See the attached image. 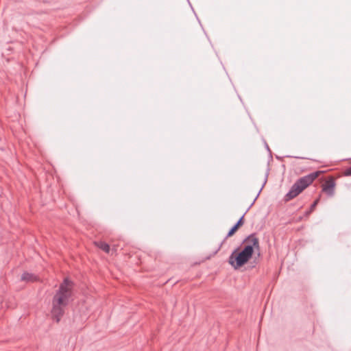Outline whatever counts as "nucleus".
Wrapping results in <instances>:
<instances>
[{
    "label": "nucleus",
    "mask_w": 351,
    "mask_h": 351,
    "mask_svg": "<svg viewBox=\"0 0 351 351\" xmlns=\"http://www.w3.org/2000/svg\"><path fill=\"white\" fill-rule=\"evenodd\" d=\"M267 173L266 174L265 176V181H264V183L262 185L261 189L259 190L257 195L256 196V197L254 198V201L252 202V203L251 204V205L249 206V208L247 209L246 212L240 217V219L237 221V222L230 229V230L228 231L226 237V239H227L228 237H230L231 236H232L236 232L237 230L239 229V228L240 226H241L244 221H243V218H244V215H245V213L249 210V209L251 208V206L254 204V203L255 202L256 199L258 198L260 193L261 192L263 188L264 187L266 182H267Z\"/></svg>",
    "instance_id": "obj_3"
},
{
    "label": "nucleus",
    "mask_w": 351,
    "mask_h": 351,
    "mask_svg": "<svg viewBox=\"0 0 351 351\" xmlns=\"http://www.w3.org/2000/svg\"><path fill=\"white\" fill-rule=\"evenodd\" d=\"M64 313V308H51V318L56 322H59Z\"/></svg>",
    "instance_id": "obj_7"
},
{
    "label": "nucleus",
    "mask_w": 351,
    "mask_h": 351,
    "mask_svg": "<svg viewBox=\"0 0 351 351\" xmlns=\"http://www.w3.org/2000/svg\"><path fill=\"white\" fill-rule=\"evenodd\" d=\"M74 287L73 281L69 278H65L53 298V305L67 306L73 300Z\"/></svg>",
    "instance_id": "obj_2"
},
{
    "label": "nucleus",
    "mask_w": 351,
    "mask_h": 351,
    "mask_svg": "<svg viewBox=\"0 0 351 351\" xmlns=\"http://www.w3.org/2000/svg\"><path fill=\"white\" fill-rule=\"evenodd\" d=\"M97 246L105 252H109L110 251V246L108 243L104 242H99L97 243Z\"/></svg>",
    "instance_id": "obj_9"
},
{
    "label": "nucleus",
    "mask_w": 351,
    "mask_h": 351,
    "mask_svg": "<svg viewBox=\"0 0 351 351\" xmlns=\"http://www.w3.org/2000/svg\"><path fill=\"white\" fill-rule=\"evenodd\" d=\"M21 280L25 282H34L37 280V276L32 273L24 272L21 276Z\"/></svg>",
    "instance_id": "obj_8"
},
{
    "label": "nucleus",
    "mask_w": 351,
    "mask_h": 351,
    "mask_svg": "<svg viewBox=\"0 0 351 351\" xmlns=\"http://www.w3.org/2000/svg\"><path fill=\"white\" fill-rule=\"evenodd\" d=\"M245 243L241 250L236 248L228 258L229 264L235 269L244 265L252 258L254 249L259 250L260 245L258 239L254 233L247 237L243 242Z\"/></svg>",
    "instance_id": "obj_1"
},
{
    "label": "nucleus",
    "mask_w": 351,
    "mask_h": 351,
    "mask_svg": "<svg viewBox=\"0 0 351 351\" xmlns=\"http://www.w3.org/2000/svg\"><path fill=\"white\" fill-rule=\"evenodd\" d=\"M303 189L298 185L296 182H295L291 187L289 192L285 196V200L286 202L289 201L296 196H298Z\"/></svg>",
    "instance_id": "obj_5"
},
{
    "label": "nucleus",
    "mask_w": 351,
    "mask_h": 351,
    "mask_svg": "<svg viewBox=\"0 0 351 351\" xmlns=\"http://www.w3.org/2000/svg\"><path fill=\"white\" fill-rule=\"evenodd\" d=\"M335 186V182L333 180L326 182V184L323 187V191H324L328 196H333L334 189Z\"/></svg>",
    "instance_id": "obj_6"
},
{
    "label": "nucleus",
    "mask_w": 351,
    "mask_h": 351,
    "mask_svg": "<svg viewBox=\"0 0 351 351\" xmlns=\"http://www.w3.org/2000/svg\"><path fill=\"white\" fill-rule=\"evenodd\" d=\"M319 201V199H317L316 200L314 201V202L311 205L309 209L307 211H306L305 216H306V217L308 216L313 211V210L317 205Z\"/></svg>",
    "instance_id": "obj_10"
},
{
    "label": "nucleus",
    "mask_w": 351,
    "mask_h": 351,
    "mask_svg": "<svg viewBox=\"0 0 351 351\" xmlns=\"http://www.w3.org/2000/svg\"><path fill=\"white\" fill-rule=\"evenodd\" d=\"M344 175L346 176H351V166L345 170Z\"/></svg>",
    "instance_id": "obj_11"
},
{
    "label": "nucleus",
    "mask_w": 351,
    "mask_h": 351,
    "mask_svg": "<svg viewBox=\"0 0 351 351\" xmlns=\"http://www.w3.org/2000/svg\"><path fill=\"white\" fill-rule=\"evenodd\" d=\"M318 174L319 173L317 171L311 173L299 178L295 182L300 186L302 189L304 190L315 180L318 176Z\"/></svg>",
    "instance_id": "obj_4"
},
{
    "label": "nucleus",
    "mask_w": 351,
    "mask_h": 351,
    "mask_svg": "<svg viewBox=\"0 0 351 351\" xmlns=\"http://www.w3.org/2000/svg\"><path fill=\"white\" fill-rule=\"evenodd\" d=\"M265 147H266V149H267L269 152H270L269 147V146H268V145H267V143H265Z\"/></svg>",
    "instance_id": "obj_12"
},
{
    "label": "nucleus",
    "mask_w": 351,
    "mask_h": 351,
    "mask_svg": "<svg viewBox=\"0 0 351 351\" xmlns=\"http://www.w3.org/2000/svg\"><path fill=\"white\" fill-rule=\"evenodd\" d=\"M220 247H221V245L218 247V249H217V250L216 251V252H217L219 250H220Z\"/></svg>",
    "instance_id": "obj_13"
}]
</instances>
